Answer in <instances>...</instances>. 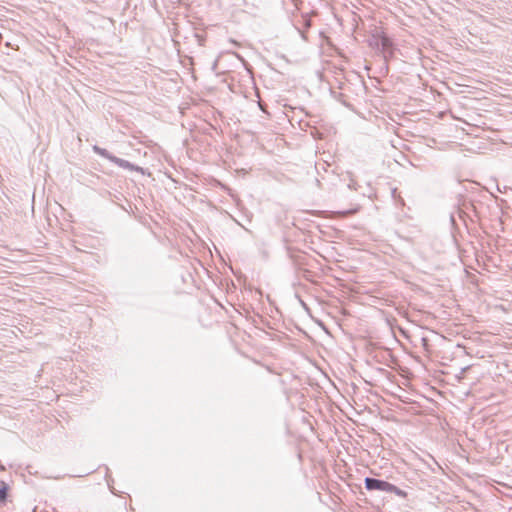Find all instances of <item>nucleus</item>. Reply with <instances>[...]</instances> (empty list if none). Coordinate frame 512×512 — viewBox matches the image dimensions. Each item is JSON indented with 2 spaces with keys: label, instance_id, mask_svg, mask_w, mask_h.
Wrapping results in <instances>:
<instances>
[{
  "label": "nucleus",
  "instance_id": "1",
  "mask_svg": "<svg viewBox=\"0 0 512 512\" xmlns=\"http://www.w3.org/2000/svg\"><path fill=\"white\" fill-rule=\"evenodd\" d=\"M364 482L365 488L369 491H383L387 493H394L395 495L401 498L407 497V493L404 490L398 488L397 486L387 481L372 477H366Z\"/></svg>",
  "mask_w": 512,
  "mask_h": 512
},
{
  "label": "nucleus",
  "instance_id": "2",
  "mask_svg": "<svg viewBox=\"0 0 512 512\" xmlns=\"http://www.w3.org/2000/svg\"><path fill=\"white\" fill-rule=\"evenodd\" d=\"M111 162L121 168H124V169L142 171L141 167L135 166L134 164L130 163L129 161L119 158V157H116V156L113 157Z\"/></svg>",
  "mask_w": 512,
  "mask_h": 512
},
{
  "label": "nucleus",
  "instance_id": "3",
  "mask_svg": "<svg viewBox=\"0 0 512 512\" xmlns=\"http://www.w3.org/2000/svg\"><path fill=\"white\" fill-rule=\"evenodd\" d=\"M9 486L5 481H0V505L5 504L8 497Z\"/></svg>",
  "mask_w": 512,
  "mask_h": 512
},
{
  "label": "nucleus",
  "instance_id": "4",
  "mask_svg": "<svg viewBox=\"0 0 512 512\" xmlns=\"http://www.w3.org/2000/svg\"><path fill=\"white\" fill-rule=\"evenodd\" d=\"M93 150H94V152H95L96 154H98L99 156H101V157H103V158H105V159H107V160H109V161H112V159H113V157H114V155H113V154H111L107 149H105V148H101V147H99V146H97V145H95V146L93 147Z\"/></svg>",
  "mask_w": 512,
  "mask_h": 512
},
{
  "label": "nucleus",
  "instance_id": "5",
  "mask_svg": "<svg viewBox=\"0 0 512 512\" xmlns=\"http://www.w3.org/2000/svg\"><path fill=\"white\" fill-rule=\"evenodd\" d=\"M379 44L382 48V50L386 51L390 49L393 45L391 39L387 37L386 35H382L379 39Z\"/></svg>",
  "mask_w": 512,
  "mask_h": 512
},
{
  "label": "nucleus",
  "instance_id": "6",
  "mask_svg": "<svg viewBox=\"0 0 512 512\" xmlns=\"http://www.w3.org/2000/svg\"><path fill=\"white\" fill-rule=\"evenodd\" d=\"M396 194H397V189L395 188V189L392 190V195H393L394 198L396 197Z\"/></svg>",
  "mask_w": 512,
  "mask_h": 512
},
{
  "label": "nucleus",
  "instance_id": "7",
  "mask_svg": "<svg viewBox=\"0 0 512 512\" xmlns=\"http://www.w3.org/2000/svg\"><path fill=\"white\" fill-rule=\"evenodd\" d=\"M0 470H2V471H5V470H6L5 466H4V465H2L1 463H0Z\"/></svg>",
  "mask_w": 512,
  "mask_h": 512
}]
</instances>
